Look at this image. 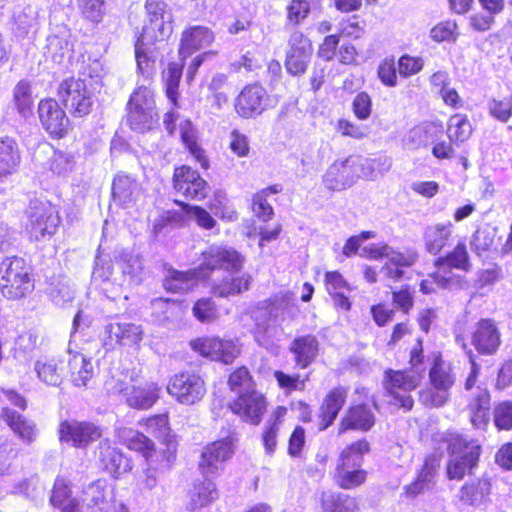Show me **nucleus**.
Wrapping results in <instances>:
<instances>
[{"label":"nucleus","mask_w":512,"mask_h":512,"mask_svg":"<svg viewBox=\"0 0 512 512\" xmlns=\"http://www.w3.org/2000/svg\"><path fill=\"white\" fill-rule=\"evenodd\" d=\"M489 114L496 120L506 123L512 117V94L502 98H492L488 102Z\"/></svg>","instance_id":"obj_59"},{"label":"nucleus","mask_w":512,"mask_h":512,"mask_svg":"<svg viewBox=\"0 0 512 512\" xmlns=\"http://www.w3.org/2000/svg\"><path fill=\"white\" fill-rule=\"evenodd\" d=\"M229 386L231 390L236 391L238 395L252 388V379L247 368L241 367L234 371L229 377Z\"/></svg>","instance_id":"obj_63"},{"label":"nucleus","mask_w":512,"mask_h":512,"mask_svg":"<svg viewBox=\"0 0 512 512\" xmlns=\"http://www.w3.org/2000/svg\"><path fill=\"white\" fill-rule=\"evenodd\" d=\"M116 437L129 449L142 454L146 461H150L154 453V443L143 433L132 428L120 427L116 429Z\"/></svg>","instance_id":"obj_36"},{"label":"nucleus","mask_w":512,"mask_h":512,"mask_svg":"<svg viewBox=\"0 0 512 512\" xmlns=\"http://www.w3.org/2000/svg\"><path fill=\"white\" fill-rule=\"evenodd\" d=\"M491 483L488 478H480L465 483L460 489V499L464 503L480 507L490 502Z\"/></svg>","instance_id":"obj_35"},{"label":"nucleus","mask_w":512,"mask_h":512,"mask_svg":"<svg viewBox=\"0 0 512 512\" xmlns=\"http://www.w3.org/2000/svg\"><path fill=\"white\" fill-rule=\"evenodd\" d=\"M144 194L141 184L131 175L118 173L112 182V196L115 202L128 207L142 199Z\"/></svg>","instance_id":"obj_25"},{"label":"nucleus","mask_w":512,"mask_h":512,"mask_svg":"<svg viewBox=\"0 0 512 512\" xmlns=\"http://www.w3.org/2000/svg\"><path fill=\"white\" fill-rule=\"evenodd\" d=\"M200 269L209 277L215 269L238 272L244 264V257L233 247L227 245H211L203 253Z\"/></svg>","instance_id":"obj_11"},{"label":"nucleus","mask_w":512,"mask_h":512,"mask_svg":"<svg viewBox=\"0 0 512 512\" xmlns=\"http://www.w3.org/2000/svg\"><path fill=\"white\" fill-rule=\"evenodd\" d=\"M375 422L372 410L366 405H357L351 407L341 419L339 424V434L348 430L368 431Z\"/></svg>","instance_id":"obj_33"},{"label":"nucleus","mask_w":512,"mask_h":512,"mask_svg":"<svg viewBox=\"0 0 512 512\" xmlns=\"http://www.w3.org/2000/svg\"><path fill=\"white\" fill-rule=\"evenodd\" d=\"M85 78H69L64 80L58 89V95L68 111L76 117L90 113L94 103L92 80Z\"/></svg>","instance_id":"obj_6"},{"label":"nucleus","mask_w":512,"mask_h":512,"mask_svg":"<svg viewBox=\"0 0 512 512\" xmlns=\"http://www.w3.org/2000/svg\"><path fill=\"white\" fill-rule=\"evenodd\" d=\"M180 137L189 153L200 164L203 169H208L210 164L205 150L199 145L197 132L190 120H184L180 123Z\"/></svg>","instance_id":"obj_40"},{"label":"nucleus","mask_w":512,"mask_h":512,"mask_svg":"<svg viewBox=\"0 0 512 512\" xmlns=\"http://www.w3.org/2000/svg\"><path fill=\"white\" fill-rule=\"evenodd\" d=\"M1 418L24 443L30 444L36 439L37 429L33 421L8 407L2 409Z\"/></svg>","instance_id":"obj_34"},{"label":"nucleus","mask_w":512,"mask_h":512,"mask_svg":"<svg viewBox=\"0 0 512 512\" xmlns=\"http://www.w3.org/2000/svg\"><path fill=\"white\" fill-rule=\"evenodd\" d=\"M14 104L22 117L27 118L32 114L33 101L31 88L28 82L20 81L14 88Z\"/></svg>","instance_id":"obj_55"},{"label":"nucleus","mask_w":512,"mask_h":512,"mask_svg":"<svg viewBox=\"0 0 512 512\" xmlns=\"http://www.w3.org/2000/svg\"><path fill=\"white\" fill-rule=\"evenodd\" d=\"M458 25L455 21L446 20L435 25L429 33L430 38L437 42H456L458 38Z\"/></svg>","instance_id":"obj_57"},{"label":"nucleus","mask_w":512,"mask_h":512,"mask_svg":"<svg viewBox=\"0 0 512 512\" xmlns=\"http://www.w3.org/2000/svg\"><path fill=\"white\" fill-rule=\"evenodd\" d=\"M236 440V435L230 433L222 439L214 441L204 447L199 462V469L205 477L216 475L222 470L223 463L227 461L234 452V443Z\"/></svg>","instance_id":"obj_12"},{"label":"nucleus","mask_w":512,"mask_h":512,"mask_svg":"<svg viewBox=\"0 0 512 512\" xmlns=\"http://www.w3.org/2000/svg\"><path fill=\"white\" fill-rule=\"evenodd\" d=\"M34 288L30 268L19 257L6 258L0 265V290L8 299L25 297Z\"/></svg>","instance_id":"obj_3"},{"label":"nucleus","mask_w":512,"mask_h":512,"mask_svg":"<svg viewBox=\"0 0 512 512\" xmlns=\"http://www.w3.org/2000/svg\"><path fill=\"white\" fill-rule=\"evenodd\" d=\"M159 394L158 384L146 381L137 386H131L130 391L126 393V402L135 409H149L159 399Z\"/></svg>","instance_id":"obj_32"},{"label":"nucleus","mask_w":512,"mask_h":512,"mask_svg":"<svg viewBox=\"0 0 512 512\" xmlns=\"http://www.w3.org/2000/svg\"><path fill=\"white\" fill-rule=\"evenodd\" d=\"M190 345L200 355L225 364L232 363L240 354V348L234 341L214 336L197 338Z\"/></svg>","instance_id":"obj_13"},{"label":"nucleus","mask_w":512,"mask_h":512,"mask_svg":"<svg viewBox=\"0 0 512 512\" xmlns=\"http://www.w3.org/2000/svg\"><path fill=\"white\" fill-rule=\"evenodd\" d=\"M210 209L215 216L227 220L229 222L236 221L238 214L235 209L229 204L226 193L217 191L214 193L210 203Z\"/></svg>","instance_id":"obj_56"},{"label":"nucleus","mask_w":512,"mask_h":512,"mask_svg":"<svg viewBox=\"0 0 512 512\" xmlns=\"http://www.w3.org/2000/svg\"><path fill=\"white\" fill-rule=\"evenodd\" d=\"M360 256L371 260L386 258L387 261L381 267L379 274L388 282L399 281L404 275L403 268L412 266L418 257L412 250L398 251L387 244L366 246L361 250Z\"/></svg>","instance_id":"obj_2"},{"label":"nucleus","mask_w":512,"mask_h":512,"mask_svg":"<svg viewBox=\"0 0 512 512\" xmlns=\"http://www.w3.org/2000/svg\"><path fill=\"white\" fill-rule=\"evenodd\" d=\"M173 182L178 193L192 200L205 199L210 190L208 183L200 176L199 172L189 166L176 168Z\"/></svg>","instance_id":"obj_16"},{"label":"nucleus","mask_w":512,"mask_h":512,"mask_svg":"<svg viewBox=\"0 0 512 512\" xmlns=\"http://www.w3.org/2000/svg\"><path fill=\"white\" fill-rule=\"evenodd\" d=\"M38 114L43 128L53 137H63L69 129V119L54 99L41 100Z\"/></svg>","instance_id":"obj_21"},{"label":"nucleus","mask_w":512,"mask_h":512,"mask_svg":"<svg viewBox=\"0 0 512 512\" xmlns=\"http://www.w3.org/2000/svg\"><path fill=\"white\" fill-rule=\"evenodd\" d=\"M249 284L250 277L242 275L232 279H223L220 283L213 286V291L214 294L220 297H228L248 290Z\"/></svg>","instance_id":"obj_53"},{"label":"nucleus","mask_w":512,"mask_h":512,"mask_svg":"<svg viewBox=\"0 0 512 512\" xmlns=\"http://www.w3.org/2000/svg\"><path fill=\"white\" fill-rule=\"evenodd\" d=\"M231 411L244 422L258 425L266 411V399L256 390H247L229 403Z\"/></svg>","instance_id":"obj_15"},{"label":"nucleus","mask_w":512,"mask_h":512,"mask_svg":"<svg viewBox=\"0 0 512 512\" xmlns=\"http://www.w3.org/2000/svg\"><path fill=\"white\" fill-rule=\"evenodd\" d=\"M319 346L317 337L307 334L296 337L291 342L289 350L294 355L296 365L301 369H305L317 358Z\"/></svg>","instance_id":"obj_30"},{"label":"nucleus","mask_w":512,"mask_h":512,"mask_svg":"<svg viewBox=\"0 0 512 512\" xmlns=\"http://www.w3.org/2000/svg\"><path fill=\"white\" fill-rule=\"evenodd\" d=\"M267 106L268 95L266 90L258 84L245 86L238 95L235 104L237 113L244 118L261 114Z\"/></svg>","instance_id":"obj_22"},{"label":"nucleus","mask_w":512,"mask_h":512,"mask_svg":"<svg viewBox=\"0 0 512 512\" xmlns=\"http://www.w3.org/2000/svg\"><path fill=\"white\" fill-rule=\"evenodd\" d=\"M159 115L155 106L154 92L146 85H140L130 96L128 118L130 127L138 132L152 129Z\"/></svg>","instance_id":"obj_4"},{"label":"nucleus","mask_w":512,"mask_h":512,"mask_svg":"<svg viewBox=\"0 0 512 512\" xmlns=\"http://www.w3.org/2000/svg\"><path fill=\"white\" fill-rule=\"evenodd\" d=\"M435 266L437 271L433 277L441 288L446 287L452 279L450 268L468 271L470 261L465 243L459 242L446 256L436 259Z\"/></svg>","instance_id":"obj_19"},{"label":"nucleus","mask_w":512,"mask_h":512,"mask_svg":"<svg viewBox=\"0 0 512 512\" xmlns=\"http://www.w3.org/2000/svg\"><path fill=\"white\" fill-rule=\"evenodd\" d=\"M50 501L63 512H76L79 509V497H71L68 484L63 478L56 479Z\"/></svg>","instance_id":"obj_44"},{"label":"nucleus","mask_w":512,"mask_h":512,"mask_svg":"<svg viewBox=\"0 0 512 512\" xmlns=\"http://www.w3.org/2000/svg\"><path fill=\"white\" fill-rule=\"evenodd\" d=\"M429 380L430 384L436 389L450 393L455 377L449 366H446L442 361H437L429 372Z\"/></svg>","instance_id":"obj_49"},{"label":"nucleus","mask_w":512,"mask_h":512,"mask_svg":"<svg viewBox=\"0 0 512 512\" xmlns=\"http://www.w3.org/2000/svg\"><path fill=\"white\" fill-rule=\"evenodd\" d=\"M253 213L262 221H269L273 214L272 206L267 202V190H261L252 198Z\"/></svg>","instance_id":"obj_64"},{"label":"nucleus","mask_w":512,"mask_h":512,"mask_svg":"<svg viewBox=\"0 0 512 512\" xmlns=\"http://www.w3.org/2000/svg\"><path fill=\"white\" fill-rule=\"evenodd\" d=\"M435 473L434 465L426 461L417 479L406 487V493L415 497L425 490H430L434 485Z\"/></svg>","instance_id":"obj_51"},{"label":"nucleus","mask_w":512,"mask_h":512,"mask_svg":"<svg viewBox=\"0 0 512 512\" xmlns=\"http://www.w3.org/2000/svg\"><path fill=\"white\" fill-rule=\"evenodd\" d=\"M449 398L450 393L436 389L432 385L419 393L420 402L427 407H441L447 403Z\"/></svg>","instance_id":"obj_62"},{"label":"nucleus","mask_w":512,"mask_h":512,"mask_svg":"<svg viewBox=\"0 0 512 512\" xmlns=\"http://www.w3.org/2000/svg\"><path fill=\"white\" fill-rule=\"evenodd\" d=\"M471 344L482 355H493L501 345V333L492 319H481L472 328Z\"/></svg>","instance_id":"obj_20"},{"label":"nucleus","mask_w":512,"mask_h":512,"mask_svg":"<svg viewBox=\"0 0 512 512\" xmlns=\"http://www.w3.org/2000/svg\"><path fill=\"white\" fill-rule=\"evenodd\" d=\"M370 449L369 443L362 439L347 446L340 454L338 464L349 465L350 467H359L362 457Z\"/></svg>","instance_id":"obj_52"},{"label":"nucleus","mask_w":512,"mask_h":512,"mask_svg":"<svg viewBox=\"0 0 512 512\" xmlns=\"http://www.w3.org/2000/svg\"><path fill=\"white\" fill-rule=\"evenodd\" d=\"M322 512H358L359 506L355 498L336 492H323L321 495Z\"/></svg>","instance_id":"obj_42"},{"label":"nucleus","mask_w":512,"mask_h":512,"mask_svg":"<svg viewBox=\"0 0 512 512\" xmlns=\"http://www.w3.org/2000/svg\"><path fill=\"white\" fill-rule=\"evenodd\" d=\"M288 45L285 61L287 71L294 76L304 74L313 52L311 41L301 31L296 30L290 35Z\"/></svg>","instance_id":"obj_14"},{"label":"nucleus","mask_w":512,"mask_h":512,"mask_svg":"<svg viewBox=\"0 0 512 512\" xmlns=\"http://www.w3.org/2000/svg\"><path fill=\"white\" fill-rule=\"evenodd\" d=\"M448 453L447 477L451 480H461L465 475L472 474L478 466L481 446L476 440L456 435L449 441Z\"/></svg>","instance_id":"obj_1"},{"label":"nucleus","mask_w":512,"mask_h":512,"mask_svg":"<svg viewBox=\"0 0 512 512\" xmlns=\"http://www.w3.org/2000/svg\"><path fill=\"white\" fill-rule=\"evenodd\" d=\"M79 509L76 512H110L113 491L101 480L89 484L79 496Z\"/></svg>","instance_id":"obj_18"},{"label":"nucleus","mask_w":512,"mask_h":512,"mask_svg":"<svg viewBox=\"0 0 512 512\" xmlns=\"http://www.w3.org/2000/svg\"><path fill=\"white\" fill-rule=\"evenodd\" d=\"M60 441L76 448H86L102 436V429L91 422L63 421L59 426Z\"/></svg>","instance_id":"obj_17"},{"label":"nucleus","mask_w":512,"mask_h":512,"mask_svg":"<svg viewBox=\"0 0 512 512\" xmlns=\"http://www.w3.org/2000/svg\"><path fill=\"white\" fill-rule=\"evenodd\" d=\"M200 279H205V273L200 267L185 272L170 270L163 281V286L172 293H186L194 289Z\"/></svg>","instance_id":"obj_31"},{"label":"nucleus","mask_w":512,"mask_h":512,"mask_svg":"<svg viewBox=\"0 0 512 512\" xmlns=\"http://www.w3.org/2000/svg\"><path fill=\"white\" fill-rule=\"evenodd\" d=\"M213 41L214 34L208 27L193 26L182 34L179 55L184 60L195 51L209 46Z\"/></svg>","instance_id":"obj_29"},{"label":"nucleus","mask_w":512,"mask_h":512,"mask_svg":"<svg viewBox=\"0 0 512 512\" xmlns=\"http://www.w3.org/2000/svg\"><path fill=\"white\" fill-rule=\"evenodd\" d=\"M493 421L498 430L512 429V401L504 400L494 406Z\"/></svg>","instance_id":"obj_60"},{"label":"nucleus","mask_w":512,"mask_h":512,"mask_svg":"<svg viewBox=\"0 0 512 512\" xmlns=\"http://www.w3.org/2000/svg\"><path fill=\"white\" fill-rule=\"evenodd\" d=\"M120 260L123 273L130 276L131 282L139 284L144 273L142 257L133 251L125 250L122 252Z\"/></svg>","instance_id":"obj_48"},{"label":"nucleus","mask_w":512,"mask_h":512,"mask_svg":"<svg viewBox=\"0 0 512 512\" xmlns=\"http://www.w3.org/2000/svg\"><path fill=\"white\" fill-rule=\"evenodd\" d=\"M44 153L48 158L43 167L54 175H66L73 170L75 161L72 154L55 150L52 147H48Z\"/></svg>","instance_id":"obj_43"},{"label":"nucleus","mask_w":512,"mask_h":512,"mask_svg":"<svg viewBox=\"0 0 512 512\" xmlns=\"http://www.w3.org/2000/svg\"><path fill=\"white\" fill-rule=\"evenodd\" d=\"M98 459L101 467L112 477L118 478L132 469V464L121 450L112 446L108 439L99 443Z\"/></svg>","instance_id":"obj_24"},{"label":"nucleus","mask_w":512,"mask_h":512,"mask_svg":"<svg viewBox=\"0 0 512 512\" xmlns=\"http://www.w3.org/2000/svg\"><path fill=\"white\" fill-rule=\"evenodd\" d=\"M167 392L179 403L193 405L206 394V385L198 374L182 372L170 378Z\"/></svg>","instance_id":"obj_10"},{"label":"nucleus","mask_w":512,"mask_h":512,"mask_svg":"<svg viewBox=\"0 0 512 512\" xmlns=\"http://www.w3.org/2000/svg\"><path fill=\"white\" fill-rule=\"evenodd\" d=\"M38 381L48 387H59L65 378V364L55 356L42 355L33 362Z\"/></svg>","instance_id":"obj_23"},{"label":"nucleus","mask_w":512,"mask_h":512,"mask_svg":"<svg viewBox=\"0 0 512 512\" xmlns=\"http://www.w3.org/2000/svg\"><path fill=\"white\" fill-rule=\"evenodd\" d=\"M452 228L450 222L428 226L423 236L426 251L432 255L439 254L448 245Z\"/></svg>","instance_id":"obj_39"},{"label":"nucleus","mask_w":512,"mask_h":512,"mask_svg":"<svg viewBox=\"0 0 512 512\" xmlns=\"http://www.w3.org/2000/svg\"><path fill=\"white\" fill-rule=\"evenodd\" d=\"M81 14L89 21L99 23L105 14V0H77Z\"/></svg>","instance_id":"obj_61"},{"label":"nucleus","mask_w":512,"mask_h":512,"mask_svg":"<svg viewBox=\"0 0 512 512\" xmlns=\"http://www.w3.org/2000/svg\"><path fill=\"white\" fill-rule=\"evenodd\" d=\"M105 345L121 346L138 345L143 339V330L134 323L113 322L105 326Z\"/></svg>","instance_id":"obj_27"},{"label":"nucleus","mask_w":512,"mask_h":512,"mask_svg":"<svg viewBox=\"0 0 512 512\" xmlns=\"http://www.w3.org/2000/svg\"><path fill=\"white\" fill-rule=\"evenodd\" d=\"M347 397V390L343 387H336L332 389L325 397L321 405V421L319 424L320 430L328 428L334 420L341 408L343 407Z\"/></svg>","instance_id":"obj_37"},{"label":"nucleus","mask_w":512,"mask_h":512,"mask_svg":"<svg viewBox=\"0 0 512 512\" xmlns=\"http://www.w3.org/2000/svg\"><path fill=\"white\" fill-rule=\"evenodd\" d=\"M26 229L31 238L40 240L52 236L60 224V217L55 207L48 202L31 201L27 211Z\"/></svg>","instance_id":"obj_9"},{"label":"nucleus","mask_w":512,"mask_h":512,"mask_svg":"<svg viewBox=\"0 0 512 512\" xmlns=\"http://www.w3.org/2000/svg\"><path fill=\"white\" fill-rule=\"evenodd\" d=\"M353 166L354 160L351 157L335 161L323 175L325 187L329 190L341 191L352 186L356 180Z\"/></svg>","instance_id":"obj_26"},{"label":"nucleus","mask_w":512,"mask_h":512,"mask_svg":"<svg viewBox=\"0 0 512 512\" xmlns=\"http://www.w3.org/2000/svg\"><path fill=\"white\" fill-rule=\"evenodd\" d=\"M218 496L216 486L210 479H205L200 484L194 486L190 494V502L188 509L194 511L198 508L204 507L214 501Z\"/></svg>","instance_id":"obj_46"},{"label":"nucleus","mask_w":512,"mask_h":512,"mask_svg":"<svg viewBox=\"0 0 512 512\" xmlns=\"http://www.w3.org/2000/svg\"><path fill=\"white\" fill-rule=\"evenodd\" d=\"M496 235V228L490 225H484L478 228L472 236V250L478 255L490 251L495 244Z\"/></svg>","instance_id":"obj_50"},{"label":"nucleus","mask_w":512,"mask_h":512,"mask_svg":"<svg viewBox=\"0 0 512 512\" xmlns=\"http://www.w3.org/2000/svg\"><path fill=\"white\" fill-rule=\"evenodd\" d=\"M72 383L77 387H85L94 376V366L90 358L81 353H70L67 362Z\"/></svg>","instance_id":"obj_38"},{"label":"nucleus","mask_w":512,"mask_h":512,"mask_svg":"<svg viewBox=\"0 0 512 512\" xmlns=\"http://www.w3.org/2000/svg\"><path fill=\"white\" fill-rule=\"evenodd\" d=\"M147 24L143 28L141 41H163L173 31V16L168 5L161 0H146Z\"/></svg>","instance_id":"obj_8"},{"label":"nucleus","mask_w":512,"mask_h":512,"mask_svg":"<svg viewBox=\"0 0 512 512\" xmlns=\"http://www.w3.org/2000/svg\"><path fill=\"white\" fill-rule=\"evenodd\" d=\"M472 133V127L466 116L456 114L449 119L447 135L453 142H464Z\"/></svg>","instance_id":"obj_54"},{"label":"nucleus","mask_w":512,"mask_h":512,"mask_svg":"<svg viewBox=\"0 0 512 512\" xmlns=\"http://www.w3.org/2000/svg\"><path fill=\"white\" fill-rule=\"evenodd\" d=\"M421 382V375L417 371L387 370L385 372L384 387L388 402L397 407L410 410L413 407L411 392Z\"/></svg>","instance_id":"obj_5"},{"label":"nucleus","mask_w":512,"mask_h":512,"mask_svg":"<svg viewBox=\"0 0 512 512\" xmlns=\"http://www.w3.org/2000/svg\"><path fill=\"white\" fill-rule=\"evenodd\" d=\"M139 424L145 427L146 432L154 435L156 438L164 440L169 435L170 427L167 414L151 416L143 419Z\"/></svg>","instance_id":"obj_58"},{"label":"nucleus","mask_w":512,"mask_h":512,"mask_svg":"<svg viewBox=\"0 0 512 512\" xmlns=\"http://www.w3.org/2000/svg\"><path fill=\"white\" fill-rule=\"evenodd\" d=\"M491 396L487 388L477 387L467 404L471 424L477 429H485L490 420Z\"/></svg>","instance_id":"obj_28"},{"label":"nucleus","mask_w":512,"mask_h":512,"mask_svg":"<svg viewBox=\"0 0 512 512\" xmlns=\"http://www.w3.org/2000/svg\"><path fill=\"white\" fill-rule=\"evenodd\" d=\"M436 127L430 123H422L411 128L403 139L404 146L416 150L434 141Z\"/></svg>","instance_id":"obj_45"},{"label":"nucleus","mask_w":512,"mask_h":512,"mask_svg":"<svg viewBox=\"0 0 512 512\" xmlns=\"http://www.w3.org/2000/svg\"><path fill=\"white\" fill-rule=\"evenodd\" d=\"M353 468L349 465L341 466V464H337L335 479L341 488L352 489L365 482L366 471Z\"/></svg>","instance_id":"obj_47"},{"label":"nucleus","mask_w":512,"mask_h":512,"mask_svg":"<svg viewBox=\"0 0 512 512\" xmlns=\"http://www.w3.org/2000/svg\"><path fill=\"white\" fill-rule=\"evenodd\" d=\"M20 164L17 143L9 137L0 139V181L13 174Z\"/></svg>","instance_id":"obj_41"},{"label":"nucleus","mask_w":512,"mask_h":512,"mask_svg":"<svg viewBox=\"0 0 512 512\" xmlns=\"http://www.w3.org/2000/svg\"><path fill=\"white\" fill-rule=\"evenodd\" d=\"M293 302L290 292H280L269 299L259 302L252 310V319L255 322V339L263 345L264 336L271 323L275 322Z\"/></svg>","instance_id":"obj_7"}]
</instances>
